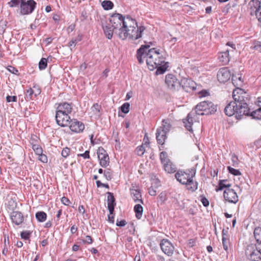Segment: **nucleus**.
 <instances>
[{
  "label": "nucleus",
  "mask_w": 261,
  "mask_h": 261,
  "mask_svg": "<svg viewBox=\"0 0 261 261\" xmlns=\"http://www.w3.org/2000/svg\"><path fill=\"white\" fill-rule=\"evenodd\" d=\"M252 48L255 50L261 51V42L259 41H254Z\"/></svg>",
  "instance_id": "44"
},
{
  "label": "nucleus",
  "mask_w": 261,
  "mask_h": 261,
  "mask_svg": "<svg viewBox=\"0 0 261 261\" xmlns=\"http://www.w3.org/2000/svg\"><path fill=\"white\" fill-rule=\"evenodd\" d=\"M231 161L232 162V166H236L238 164V159L236 155H232L231 156Z\"/></svg>",
  "instance_id": "52"
},
{
  "label": "nucleus",
  "mask_w": 261,
  "mask_h": 261,
  "mask_svg": "<svg viewBox=\"0 0 261 261\" xmlns=\"http://www.w3.org/2000/svg\"><path fill=\"white\" fill-rule=\"evenodd\" d=\"M217 111V106L212 102L208 101H202L197 104L195 107L194 112L189 113L186 119H182L184 126L187 130L192 133V126L193 123V117L195 114L198 115H211L214 114Z\"/></svg>",
  "instance_id": "4"
},
{
  "label": "nucleus",
  "mask_w": 261,
  "mask_h": 261,
  "mask_svg": "<svg viewBox=\"0 0 261 261\" xmlns=\"http://www.w3.org/2000/svg\"><path fill=\"white\" fill-rule=\"evenodd\" d=\"M165 170L168 173H174L176 170V167L171 161L164 165Z\"/></svg>",
  "instance_id": "24"
},
{
  "label": "nucleus",
  "mask_w": 261,
  "mask_h": 261,
  "mask_svg": "<svg viewBox=\"0 0 261 261\" xmlns=\"http://www.w3.org/2000/svg\"><path fill=\"white\" fill-rule=\"evenodd\" d=\"M107 202L108 208L110 212V215H113L114 212V208L116 205L115 198L113 194L111 192H107Z\"/></svg>",
  "instance_id": "19"
},
{
  "label": "nucleus",
  "mask_w": 261,
  "mask_h": 261,
  "mask_svg": "<svg viewBox=\"0 0 261 261\" xmlns=\"http://www.w3.org/2000/svg\"><path fill=\"white\" fill-rule=\"evenodd\" d=\"M129 107H130V105L129 103L125 102L121 107V110L123 113H124L125 114H127L129 112Z\"/></svg>",
  "instance_id": "38"
},
{
  "label": "nucleus",
  "mask_w": 261,
  "mask_h": 261,
  "mask_svg": "<svg viewBox=\"0 0 261 261\" xmlns=\"http://www.w3.org/2000/svg\"><path fill=\"white\" fill-rule=\"evenodd\" d=\"M77 230V227L75 225H73L71 226L70 228V231L72 234L75 233Z\"/></svg>",
  "instance_id": "61"
},
{
  "label": "nucleus",
  "mask_w": 261,
  "mask_h": 261,
  "mask_svg": "<svg viewBox=\"0 0 261 261\" xmlns=\"http://www.w3.org/2000/svg\"><path fill=\"white\" fill-rule=\"evenodd\" d=\"M138 189V187L136 184H132L130 188V192L132 193V192H133L134 190L136 191Z\"/></svg>",
  "instance_id": "62"
},
{
  "label": "nucleus",
  "mask_w": 261,
  "mask_h": 261,
  "mask_svg": "<svg viewBox=\"0 0 261 261\" xmlns=\"http://www.w3.org/2000/svg\"><path fill=\"white\" fill-rule=\"evenodd\" d=\"M257 245L250 244L245 249V255L248 259L251 261H261V254Z\"/></svg>",
  "instance_id": "7"
},
{
  "label": "nucleus",
  "mask_w": 261,
  "mask_h": 261,
  "mask_svg": "<svg viewBox=\"0 0 261 261\" xmlns=\"http://www.w3.org/2000/svg\"><path fill=\"white\" fill-rule=\"evenodd\" d=\"M143 207L141 204H138L134 206V211L136 213V217L138 219H140L142 216Z\"/></svg>",
  "instance_id": "26"
},
{
  "label": "nucleus",
  "mask_w": 261,
  "mask_h": 261,
  "mask_svg": "<svg viewBox=\"0 0 261 261\" xmlns=\"http://www.w3.org/2000/svg\"><path fill=\"white\" fill-rule=\"evenodd\" d=\"M72 103L64 102L59 104L56 109V112H62L64 114H69L72 112Z\"/></svg>",
  "instance_id": "18"
},
{
  "label": "nucleus",
  "mask_w": 261,
  "mask_h": 261,
  "mask_svg": "<svg viewBox=\"0 0 261 261\" xmlns=\"http://www.w3.org/2000/svg\"><path fill=\"white\" fill-rule=\"evenodd\" d=\"M233 92V101H230L225 107L224 112L228 116L233 115L237 119H241L243 116H250L255 119H261V108L250 113V109L248 107V102L249 99L246 93H242L240 95H236Z\"/></svg>",
  "instance_id": "2"
},
{
  "label": "nucleus",
  "mask_w": 261,
  "mask_h": 261,
  "mask_svg": "<svg viewBox=\"0 0 261 261\" xmlns=\"http://www.w3.org/2000/svg\"><path fill=\"white\" fill-rule=\"evenodd\" d=\"M38 160L44 163H47L48 161L47 156L43 153L38 155Z\"/></svg>",
  "instance_id": "43"
},
{
  "label": "nucleus",
  "mask_w": 261,
  "mask_h": 261,
  "mask_svg": "<svg viewBox=\"0 0 261 261\" xmlns=\"http://www.w3.org/2000/svg\"><path fill=\"white\" fill-rule=\"evenodd\" d=\"M181 7V11L185 13L191 14L193 12V9L188 5H183Z\"/></svg>",
  "instance_id": "34"
},
{
  "label": "nucleus",
  "mask_w": 261,
  "mask_h": 261,
  "mask_svg": "<svg viewBox=\"0 0 261 261\" xmlns=\"http://www.w3.org/2000/svg\"><path fill=\"white\" fill-rule=\"evenodd\" d=\"M34 90L32 89V88H30L27 90L25 94L26 98L28 100L32 99L33 95L34 94Z\"/></svg>",
  "instance_id": "39"
},
{
  "label": "nucleus",
  "mask_w": 261,
  "mask_h": 261,
  "mask_svg": "<svg viewBox=\"0 0 261 261\" xmlns=\"http://www.w3.org/2000/svg\"><path fill=\"white\" fill-rule=\"evenodd\" d=\"M196 209L195 207H191L189 210V213L191 215H194L196 213Z\"/></svg>",
  "instance_id": "57"
},
{
  "label": "nucleus",
  "mask_w": 261,
  "mask_h": 261,
  "mask_svg": "<svg viewBox=\"0 0 261 261\" xmlns=\"http://www.w3.org/2000/svg\"><path fill=\"white\" fill-rule=\"evenodd\" d=\"M110 22L111 25L103 23L101 24L104 34L109 39H111L115 33L122 40L127 38L137 40L142 37V33L145 30L144 26L138 27L135 19L128 16L124 17L119 13L112 14Z\"/></svg>",
  "instance_id": "1"
},
{
  "label": "nucleus",
  "mask_w": 261,
  "mask_h": 261,
  "mask_svg": "<svg viewBox=\"0 0 261 261\" xmlns=\"http://www.w3.org/2000/svg\"><path fill=\"white\" fill-rule=\"evenodd\" d=\"M31 144L32 145V149L37 155H38L43 152L42 148L40 145L34 144L33 142H32Z\"/></svg>",
  "instance_id": "31"
},
{
  "label": "nucleus",
  "mask_w": 261,
  "mask_h": 261,
  "mask_svg": "<svg viewBox=\"0 0 261 261\" xmlns=\"http://www.w3.org/2000/svg\"><path fill=\"white\" fill-rule=\"evenodd\" d=\"M35 216L37 220L40 222H44L47 218L46 214L42 211L37 212Z\"/></svg>",
  "instance_id": "27"
},
{
  "label": "nucleus",
  "mask_w": 261,
  "mask_h": 261,
  "mask_svg": "<svg viewBox=\"0 0 261 261\" xmlns=\"http://www.w3.org/2000/svg\"><path fill=\"white\" fill-rule=\"evenodd\" d=\"M68 126L69 127L70 129L72 132L76 133L82 132L85 128V125L83 123L76 119L70 120V124Z\"/></svg>",
  "instance_id": "15"
},
{
  "label": "nucleus",
  "mask_w": 261,
  "mask_h": 261,
  "mask_svg": "<svg viewBox=\"0 0 261 261\" xmlns=\"http://www.w3.org/2000/svg\"><path fill=\"white\" fill-rule=\"evenodd\" d=\"M195 174L196 170L193 168L184 171H180V184L185 185L186 189L192 192L198 188V182L193 180Z\"/></svg>",
  "instance_id": "5"
},
{
  "label": "nucleus",
  "mask_w": 261,
  "mask_h": 261,
  "mask_svg": "<svg viewBox=\"0 0 261 261\" xmlns=\"http://www.w3.org/2000/svg\"><path fill=\"white\" fill-rule=\"evenodd\" d=\"M101 108V106L99 105L98 103H95L92 107L91 109L92 112L95 114L96 116H99L100 115V111Z\"/></svg>",
  "instance_id": "32"
},
{
  "label": "nucleus",
  "mask_w": 261,
  "mask_h": 261,
  "mask_svg": "<svg viewBox=\"0 0 261 261\" xmlns=\"http://www.w3.org/2000/svg\"><path fill=\"white\" fill-rule=\"evenodd\" d=\"M31 232L29 231H23L21 232V238L24 240H29L30 238Z\"/></svg>",
  "instance_id": "41"
},
{
  "label": "nucleus",
  "mask_w": 261,
  "mask_h": 261,
  "mask_svg": "<svg viewBox=\"0 0 261 261\" xmlns=\"http://www.w3.org/2000/svg\"><path fill=\"white\" fill-rule=\"evenodd\" d=\"M7 69L10 72H11L12 73L15 74H17V72H18L17 69H16L15 67L11 66H9L7 67Z\"/></svg>",
  "instance_id": "49"
},
{
  "label": "nucleus",
  "mask_w": 261,
  "mask_h": 261,
  "mask_svg": "<svg viewBox=\"0 0 261 261\" xmlns=\"http://www.w3.org/2000/svg\"><path fill=\"white\" fill-rule=\"evenodd\" d=\"M230 52V50L228 49H227L225 51L221 53L220 55L219 56V59L220 62L222 63L223 65H226L227 64L229 60V53Z\"/></svg>",
  "instance_id": "21"
},
{
  "label": "nucleus",
  "mask_w": 261,
  "mask_h": 261,
  "mask_svg": "<svg viewBox=\"0 0 261 261\" xmlns=\"http://www.w3.org/2000/svg\"><path fill=\"white\" fill-rule=\"evenodd\" d=\"M83 242L84 244H91L93 242V240L90 236H87L85 239H83Z\"/></svg>",
  "instance_id": "45"
},
{
  "label": "nucleus",
  "mask_w": 261,
  "mask_h": 261,
  "mask_svg": "<svg viewBox=\"0 0 261 261\" xmlns=\"http://www.w3.org/2000/svg\"><path fill=\"white\" fill-rule=\"evenodd\" d=\"M254 236L258 244H261V227H256L254 230Z\"/></svg>",
  "instance_id": "28"
},
{
  "label": "nucleus",
  "mask_w": 261,
  "mask_h": 261,
  "mask_svg": "<svg viewBox=\"0 0 261 261\" xmlns=\"http://www.w3.org/2000/svg\"><path fill=\"white\" fill-rule=\"evenodd\" d=\"M231 8V6L229 4H228L226 5L222 9V12L225 13H227L229 12V10L230 8Z\"/></svg>",
  "instance_id": "56"
},
{
  "label": "nucleus",
  "mask_w": 261,
  "mask_h": 261,
  "mask_svg": "<svg viewBox=\"0 0 261 261\" xmlns=\"http://www.w3.org/2000/svg\"><path fill=\"white\" fill-rule=\"evenodd\" d=\"M160 158L161 161V163L163 165H166V163L170 162V160L168 158V154L166 151H162L160 153Z\"/></svg>",
  "instance_id": "29"
},
{
  "label": "nucleus",
  "mask_w": 261,
  "mask_h": 261,
  "mask_svg": "<svg viewBox=\"0 0 261 261\" xmlns=\"http://www.w3.org/2000/svg\"><path fill=\"white\" fill-rule=\"evenodd\" d=\"M70 117L69 114H64L62 112L56 113V120L57 123L61 127L68 126L70 124Z\"/></svg>",
  "instance_id": "11"
},
{
  "label": "nucleus",
  "mask_w": 261,
  "mask_h": 261,
  "mask_svg": "<svg viewBox=\"0 0 261 261\" xmlns=\"http://www.w3.org/2000/svg\"><path fill=\"white\" fill-rule=\"evenodd\" d=\"M101 5L105 10H111L114 6L113 3L110 1H104L102 2Z\"/></svg>",
  "instance_id": "30"
},
{
  "label": "nucleus",
  "mask_w": 261,
  "mask_h": 261,
  "mask_svg": "<svg viewBox=\"0 0 261 261\" xmlns=\"http://www.w3.org/2000/svg\"><path fill=\"white\" fill-rule=\"evenodd\" d=\"M180 87L187 92H191L196 89V84L190 79L182 78L180 80Z\"/></svg>",
  "instance_id": "10"
},
{
  "label": "nucleus",
  "mask_w": 261,
  "mask_h": 261,
  "mask_svg": "<svg viewBox=\"0 0 261 261\" xmlns=\"http://www.w3.org/2000/svg\"><path fill=\"white\" fill-rule=\"evenodd\" d=\"M37 4L34 0L21 2L20 4V13L22 15L31 14L34 10Z\"/></svg>",
  "instance_id": "9"
},
{
  "label": "nucleus",
  "mask_w": 261,
  "mask_h": 261,
  "mask_svg": "<svg viewBox=\"0 0 261 261\" xmlns=\"http://www.w3.org/2000/svg\"><path fill=\"white\" fill-rule=\"evenodd\" d=\"M165 82L170 88L173 89H175L179 84V82L172 74H168L166 76Z\"/></svg>",
  "instance_id": "17"
},
{
  "label": "nucleus",
  "mask_w": 261,
  "mask_h": 261,
  "mask_svg": "<svg viewBox=\"0 0 261 261\" xmlns=\"http://www.w3.org/2000/svg\"><path fill=\"white\" fill-rule=\"evenodd\" d=\"M201 202L204 206L206 207L209 205V201L205 197L201 196Z\"/></svg>",
  "instance_id": "47"
},
{
  "label": "nucleus",
  "mask_w": 261,
  "mask_h": 261,
  "mask_svg": "<svg viewBox=\"0 0 261 261\" xmlns=\"http://www.w3.org/2000/svg\"><path fill=\"white\" fill-rule=\"evenodd\" d=\"M77 42V40L76 39H72L69 42V46L70 47H75L76 43Z\"/></svg>",
  "instance_id": "58"
},
{
  "label": "nucleus",
  "mask_w": 261,
  "mask_h": 261,
  "mask_svg": "<svg viewBox=\"0 0 261 261\" xmlns=\"http://www.w3.org/2000/svg\"><path fill=\"white\" fill-rule=\"evenodd\" d=\"M162 251L168 256L171 255L174 251L173 245L168 240L163 239L160 244Z\"/></svg>",
  "instance_id": "14"
},
{
  "label": "nucleus",
  "mask_w": 261,
  "mask_h": 261,
  "mask_svg": "<svg viewBox=\"0 0 261 261\" xmlns=\"http://www.w3.org/2000/svg\"><path fill=\"white\" fill-rule=\"evenodd\" d=\"M116 224L117 226L123 227L126 224V222L125 220H122L121 221L117 220Z\"/></svg>",
  "instance_id": "50"
},
{
  "label": "nucleus",
  "mask_w": 261,
  "mask_h": 261,
  "mask_svg": "<svg viewBox=\"0 0 261 261\" xmlns=\"http://www.w3.org/2000/svg\"><path fill=\"white\" fill-rule=\"evenodd\" d=\"M171 128V125L170 123L169 120H163L162 125L160 126L156 131L155 135L158 143L162 146L165 143L167 139V134L170 131Z\"/></svg>",
  "instance_id": "6"
},
{
  "label": "nucleus",
  "mask_w": 261,
  "mask_h": 261,
  "mask_svg": "<svg viewBox=\"0 0 261 261\" xmlns=\"http://www.w3.org/2000/svg\"><path fill=\"white\" fill-rule=\"evenodd\" d=\"M199 97H205L208 95V92L206 90H202L198 92Z\"/></svg>",
  "instance_id": "59"
},
{
  "label": "nucleus",
  "mask_w": 261,
  "mask_h": 261,
  "mask_svg": "<svg viewBox=\"0 0 261 261\" xmlns=\"http://www.w3.org/2000/svg\"><path fill=\"white\" fill-rule=\"evenodd\" d=\"M77 155L79 156H82L84 159H89L90 158L89 151L86 150L84 153L78 154Z\"/></svg>",
  "instance_id": "53"
},
{
  "label": "nucleus",
  "mask_w": 261,
  "mask_h": 261,
  "mask_svg": "<svg viewBox=\"0 0 261 261\" xmlns=\"http://www.w3.org/2000/svg\"><path fill=\"white\" fill-rule=\"evenodd\" d=\"M11 219L13 223L19 225L23 222L24 217L21 212L14 211L11 214Z\"/></svg>",
  "instance_id": "20"
},
{
  "label": "nucleus",
  "mask_w": 261,
  "mask_h": 261,
  "mask_svg": "<svg viewBox=\"0 0 261 261\" xmlns=\"http://www.w3.org/2000/svg\"><path fill=\"white\" fill-rule=\"evenodd\" d=\"M103 175H104V176L105 177V178L108 180H111V179L112 178V177H113L112 172L111 171V170L110 169H109L104 171Z\"/></svg>",
  "instance_id": "37"
},
{
  "label": "nucleus",
  "mask_w": 261,
  "mask_h": 261,
  "mask_svg": "<svg viewBox=\"0 0 261 261\" xmlns=\"http://www.w3.org/2000/svg\"><path fill=\"white\" fill-rule=\"evenodd\" d=\"M226 45H227L231 47V49H229L230 50V51H233L234 50H235V49H236L235 44H233L232 42H228L227 43Z\"/></svg>",
  "instance_id": "60"
},
{
  "label": "nucleus",
  "mask_w": 261,
  "mask_h": 261,
  "mask_svg": "<svg viewBox=\"0 0 261 261\" xmlns=\"http://www.w3.org/2000/svg\"><path fill=\"white\" fill-rule=\"evenodd\" d=\"M34 88H35L36 89V91H35L34 95L35 96H37L40 93L41 90L39 88H37V87H36L35 86H34Z\"/></svg>",
  "instance_id": "64"
},
{
  "label": "nucleus",
  "mask_w": 261,
  "mask_h": 261,
  "mask_svg": "<svg viewBox=\"0 0 261 261\" xmlns=\"http://www.w3.org/2000/svg\"><path fill=\"white\" fill-rule=\"evenodd\" d=\"M231 74L227 68H222L217 73V79L220 83H225L230 78Z\"/></svg>",
  "instance_id": "16"
},
{
  "label": "nucleus",
  "mask_w": 261,
  "mask_h": 261,
  "mask_svg": "<svg viewBox=\"0 0 261 261\" xmlns=\"http://www.w3.org/2000/svg\"><path fill=\"white\" fill-rule=\"evenodd\" d=\"M232 83L235 87L241 86L243 84V79L240 74H232L231 77Z\"/></svg>",
  "instance_id": "22"
},
{
  "label": "nucleus",
  "mask_w": 261,
  "mask_h": 261,
  "mask_svg": "<svg viewBox=\"0 0 261 261\" xmlns=\"http://www.w3.org/2000/svg\"><path fill=\"white\" fill-rule=\"evenodd\" d=\"M251 16H255L258 21L261 23V0H251L248 4Z\"/></svg>",
  "instance_id": "8"
},
{
  "label": "nucleus",
  "mask_w": 261,
  "mask_h": 261,
  "mask_svg": "<svg viewBox=\"0 0 261 261\" xmlns=\"http://www.w3.org/2000/svg\"><path fill=\"white\" fill-rule=\"evenodd\" d=\"M6 100L8 102H10L11 101H17V97L16 96H7L6 97Z\"/></svg>",
  "instance_id": "48"
},
{
  "label": "nucleus",
  "mask_w": 261,
  "mask_h": 261,
  "mask_svg": "<svg viewBox=\"0 0 261 261\" xmlns=\"http://www.w3.org/2000/svg\"><path fill=\"white\" fill-rule=\"evenodd\" d=\"M145 151V147L144 145H141L137 147L136 149V152L137 155L142 156L144 154Z\"/></svg>",
  "instance_id": "33"
},
{
  "label": "nucleus",
  "mask_w": 261,
  "mask_h": 261,
  "mask_svg": "<svg viewBox=\"0 0 261 261\" xmlns=\"http://www.w3.org/2000/svg\"><path fill=\"white\" fill-rule=\"evenodd\" d=\"M228 233V228H227L226 229H223L222 232V239H224V238H225L226 239L229 238Z\"/></svg>",
  "instance_id": "54"
},
{
  "label": "nucleus",
  "mask_w": 261,
  "mask_h": 261,
  "mask_svg": "<svg viewBox=\"0 0 261 261\" xmlns=\"http://www.w3.org/2000/svg\"><path fill=\"white\" fill-rule=\"evenodd\" d=\"M97 154L99 161L100 165L102 167H106L109 165L110 161L109 155L102 147H99Z\"/></svg>",
  "instance_id": "12"
},
{
  "label": "nucleus",
  "mask_w": 261,
  "mask_h": 261,
  "mask_svg": "<svg viewBox=\"0 0 261 261\" xmlns=\"http://www.w3.org/2000/svg\"><path fill=\"white\" fill-rule=\"evenodd\" d=\"M231 186V184L228 182L227 179L220 180L219 181L218 186L216 188V191L217 192L219 191H221L223 189L226 188L228 189Z\"/></svg>",
  "instance_id": "23"
},
{
  "label": "nucleus",
  "mask_w": 261,
  "mask_h": 261,
  "mask_svg": "<svg viewBox=\"0 0 261 261\" xmlns=\"http://www.w3.org/2000/svg\"><path fill=\"white\" fill-rule=\"evenodd\" d=\"M47 59L45 58H42L39 63V68L40 70L45 69L47 66Z\"/></svg>",
  "instance_id": "36"
},
{
  "label": "nucleus",
  "mask_w": 261,
  "mask_h": 261,
  "mask_svg": "<svg viewBox=\"0 0 261 261\" xmlns=\"http://www.w3.org/2000/svg\"><path fill=\"white\" fill-rule=\"evenodd\" d=\"M130 194L133 197L134 200L135 202L140 201L142 203H143L142 195L141 194V192L139 189L136 191L134 190L133 192H132V193H130Z\"/></svg>",
  "instance_id": "25"
},
{
  "label": "nucleus",
  "mask_w": 261,
  "mask_h": 261,
  "mask_svg": "<svg viewBox=\"0 0 261 261\" xmlns=\"http://www.w3.org/2000/svg\"><path fill=\"white\" fill-rule=\"evenodd\" d=\"M149 45H142L137 50V58L140 64L143 62V59H146V64L149 70L156 69V74H163L168 67V62H166L165 58L154 48L148 49Z\"/></svg>",
  "instance_id": "3"
},
{
  "label": "nucleus",
  "mask_w": 261,
  "mask_h": 261,
  "mask_svg": "<svg viewBox=\"0 0 261 261\" xmlns=\"http://www.w3.org/2000/svg\"><path fill=\"white\" fill-rule=\"evenodd\" d=\"M222 244L224 249L226 251L227 253L228 252L229 246V238L222 239Z\"/></svg>",
  "instance_id": "35"
},
{
  "label": "nucleus",
  "mask_w": 261,
  "mask_h": 261,
  "mask_svg": "<svg viewBox=\"0 0 261 261\" xmlns=\"http://www.w3.org/2000/svg\"><path fill=\"white\" fill-rule=\"evenodd\" d=\"M61 202L63 204L65 205H69L71 203V202L69 200V199L65 197H63L61 198Z\"/></svg>",
  "instance_id": "46"
},
{
  "label": "nucleus",
  "mask_w": 261,
  "mask_h": 261,
  "mask_svg": "<svg viewBox=\"0 0 261 261\" xmlns=\"http://www.w3.org/2000/svg\"><path fill=\"white\" fill-rule=\"evenodd\" d=\"M70 149L68 147H65L63 149L62 152H61V155L64 158H67L70 153Z\"/></svg>",
  "instance_id": "42"
},
{
  "label": "nucleus",
  "mask_w": 261,
  "mask_h": 261,
  "mask_svg": "<svg viewBox=\"0 0 261 261\" xmlns=\"http://www.w3.org/2000/svg\"><path fill=\"white\" fill-rule=\"evenodd\" d=\"M79 212L82 214H84L85 213V208L83 205H80L79 207Z\"/></svg>",
  "instance_id": "63"
},
{
  "label": "nucleus",
  "mask_w": 261,
  "mask_h": 261,
  "mask_svg": "<svg viewBox=\"0 0 261 261\" xmlns=\"http://www.w3.org/2000/svg\"><path fill=\"white\" fill-rule=\"evenodd\" d=\"M159 198L161 202H164L166 199V194L165 192H162L159 195Z\"/></svg>",
  "instance_id": "51"
},
{
  "label": "nucleus",
  "mask_w": 261,
  "mask_h": 261,
  "mask_svg": "<svg viewBox=\"0 0 261 261\" xmlns=\"http://www.w3.org/2000/svg\"><path fill=\"white\" fill-rule=\"evenodd\" d=\"M148 193H149V195L151 196H155L156 194V190L154 188H153L152 187L149 189Z\"/></svg>",
  "instance_id": "55"
},
{
  "label": "nucleus",
  "mask_w": 261,
  "mask_h": 261,
  "mask_svg": "<svg viewBox=\"0 0 261 261\" xmlns=\"http://www.w3.org/2000/svg\"><path fill=\"white\" fill-rule=\"evenodd\" d=\"M227 169L229 172L234 175H241V172L237 169H234L230 166L227 167Z\"/></svg>",
  "instance_id": "40"
},
{
  "label": "nucleus",
  "mask_w": 261,
  "mask_h": 261,
  "mask_svg": "<svg viewBox=\"0 0 261 261\" xmlns=\"http://www.w3.org/2000/svg\"><path fill=\"white\" fill-rule=\"evenodd\" d=\"M223 196L225 200L230 203H236L239 200L237 193L233 189H225L223 193Z\"/></svg>",
  "instance_id": "13"
}]
</instances>
